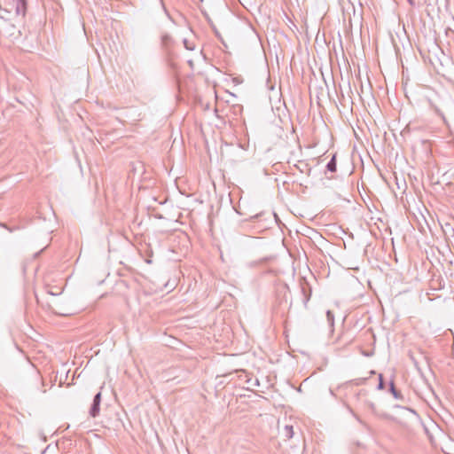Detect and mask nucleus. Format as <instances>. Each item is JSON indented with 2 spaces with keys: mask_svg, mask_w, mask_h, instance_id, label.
I'll return each mask as SVG.
<instances>
[{
  "mask_svg": "<svg viewBox=\"0 0 454 454\" xmlns=\"http://www.w3.org/2000/svg\"><path fill=\"white\" fill-rule=\"evenodd\" d=\"M428 105L431 110L439 116L444 126L450 130V124L445 116L443 110L449 113L454 112V99L449 94H439L437 100L428 99Z\"/></svg>",
  "mask_w": 454,
  "mask_h": 454,
  "instance_id": "nucleus-1",
  "label": "nucleus"
},
{
  "mask_svg": "<svg viewBox=\"0 0 454 454\" xmlns=\"http://www.w3.org/2000/svg\"><path fill=\"white\" fill-rule=\"evenodd\" d=\"M100 403H101V393L98 392L94 395L92 404L90 409V415L92 418H96L99 414L100 411Z\"/></svg>",
  "mask_w": 454,
  "mask_h": 454,
  "instance_id": "nucleus-2",
  "label": "nucleus"
},
{
  "mask_svg": "<svg viewBox=\"0 0 454 454\" xmlns=\"http://www.w3.org/2000/svg\"><path fill=\"white\" fill-rule=\"evenodd\" d=\"M12 5L15 9L16 15L25 16L27 11L26 0H12Z\"/></svg>",
  "mask_w": 454,
  "mask_h": 454,
  "instance_id": "nucleus-3",
  "label": "nucleus"
},
{
  "mask_svg": "<svg viewBox=\"0 0 454 454\" xmlns=\"http://www.w3.org/2000/svg\"><path fill=\"white\" fill-rule=\"evenodd\" d=\"M160 43H161V47L164 50L169 51L174 44V39L172 38V36L166 33L161 35Z\"/></svg>",
  "mask_w": 454,
  "mask_h": 454,
  "instance_id": "nucleus-4",
  "label": "nucleus"
},
{
  "mask_svg": "<svg viewBox=\"0 0 454 454\" xmlns=\"http://www.w3.org/2000/svg\"><path fill=\"white\" fill-rule=\"evenodd\" d=\"M326 168L330 172H336L337 170V163H336V156L333 155L332 159L329 160V162L326 165Z\"/></svg>",
  "mask_w": 454,
  "mask_h": 454,
  "instance_id": "nucleus-5",
  "label": "nucleus"
},
{
  "mask_svg": "<svg viewBox=\"0 0 454 454\" xmlns=\"http://www.w3.org/2000/svg\"><path fill=\"white\" fill-rule=\"evenodd\" d=\"M389 390L392 393L395 399H403L402 394L396 390L395 383L393 381H391L389 384Z\"/></svg>",
  "mask_w": 454,
  "mask_h": 454,
  "instance_id": "nucleus-6",
  "label": "nucleus"
},
{
  "mask_svg": "<svg viewBox=\"0 0 454 454\" xmlns=\"http://www.w3.org/2000/svg\"><path fill=\"white\" fill-rule=\"evenodd\" d=\"M184 46L188 51H194L196 49V44L193 41L184 38L183 40Z\"/></svg>",
  "mask_w": 454,
  "mask_h": 454,
  "instance_id": "nucleus-7",
  "label": "nucleus"
},
{
  "mask_svg": "<svg viewBox=\"0 0 454 454\" xmlns=\"http://www.w3.org/2000/svg\"><path fill=\"white\" fill-rule=\"evenodd\" d=\"M284 435L287 439H291L293 437V435H294V427H293V426H289V425L285 426V427H284Z\"/></svg>",
  "mask_w": 454,
  "mask_h": 454,
  "instance_id": "nucleus-8",
  "label": "nucleus"
},
{
  "mask_svg": "<svg viewBox=\"0 0 454 454\" xmlns=\"http://www.w3.org/2000/svg\"><path fill=\"white\" fill-rule=\"evenodd\" d=\"M326 317L329 325L333 326L334 322V316L330 310L326 311Z\"/></svg>",
  "mask_w": 454,
  "mask_h": 454,
  "instance_id": "nucleus-9",
  "label": "nucleus"
},
{
  "mask_svg": "<svg viewBox=\"0 0 454 454\" xmlns=\"http://www.w3.org/2000/svg\"><path fill=\"white\" fill-rule=\"evenodd\" d=\"M246 378H247V379L246 380V382H247V384H249V386H251V387L259 386V380H258L257 379H255V380H254V382H252V381H253V380H252L251 378H248V376H247V374H246Z\"/></svg>",
  "mask_w": 454,
  "mask_h": 454,
  "instance_id": "nucleus-10",
  "label": "nucleus"
},
{
  "mask_svg": "<svg viewBox=\"0 0 454 454\" xmlns=\"http://www.w3.org/2000/svg\"><path fill=\"white\" fill-rule=\"evenodd\" d=\"M443 231L445 233L454 234V229L450 223L445 224V228L443 229Z\"/></svg>",
  "mask_w": 454,
  "mask_h": 454,
  "instance_id": "nucleus-11",
  "label": "nucleus"
},
{
  "mask_svg": "<svg viewBox=\"0 0 454 454\" xmlns=\"http://www.w3.org/2000/svg\"><path fill=\"white\" fill-rule=\"evenodd\" d=\"M375 416H377L378 418H380V419H389L390 418V415H388L386 412H381L380 411H378V414H375Z\"/></svg>",
  "mask_w": 454,
  "mask_h": 454,
  "instance_id": "nucleus-12",
  "label": "nucleus"
},
{
  "mask_svg": "<svg viewBox=\"0 0 454 454\" xmlns=\"http://www.w3.org/2000/svg\"><path fill=\"white\" fill-rule=\"evenodd\" d=\"M379 380H379V384H378L377 388H378V389H380V390H381V389H383V388L385 387V386H384V382H383V379H382V375H381V374H380V376H379Z\"/></svg>",
  "mask_w": 454,
  "mask_h": 454,
  "instance_id": "nucleus-13",
  "label": "nucleus"
},
{
  "mask_svg": "<svg viewBox=\"0 0 454 454\" xmlns=\"http://www.w3.org/2000/svg\"><path fill=\"white\" fill-rule=\"evenodd\" d=\"M369 408L371 410V411L375 415V414H378V409L376 408V405L373 403H370L369 404Z\"/></svg>",
  "mask_w": 454,
  "mask_h": 454,
  "instance_id": "nucleus-14",
  "label": "nucleus"
},
{
  "mask_svg": "<svg viewBox=\"0 0 454 454\" xmlns=\"http://www.w3.org/2000/svg\"><path fill=\"white\" fill-rule=\"evenodd\" d=\"M187 63H188V65L190 66L191 68H193L194 64H193V61L192 59H189L187 61Z\"/></svg>",
  "mask_w": 454,
  "mask_h": 454,
  "instance_id": "nucleus-15",
  "label": "nucleus"
},
{
  "mask_svg": "<svg viewBox=\"0 0 454 454\" xmlns=\"http://www.w3.org/2000/svg\"><path fill=\"white\" fill-rule=\"evenodd\" d=\"M309 300V295H306L305 294V300H304V303L306 304L308 302V301Z\"/></svg>",
  "mask_w": 454,
  "mask_h": 454,
  "instance_id": "nucleus-16",
  "label": "nucleus"
},
{
  "mask_svg": "<svg viewBox=\"0 0 454 454\" xmlns=\"http://www.w3.org/2000/svg\"><path fill=\"white\" fill-rule=\"evenodd\" d=\"M164 12H166V14L168 15V19L172 20L170 15L168 14L167 9L164 7Z\"/></svg>",
  "mask_w": 454,
  "mask_h": 454,
  "instance_id": "nucleus-17",
  "label": "nucleus"
},
{
  "mask_svg": "<svg viewBox=\"0 0 454 454\" xmlns=\"http://www.w3.org/2000/svg\"><path fill=\"white\" fill-rule=\"evenodd\" d=\"M408 2L410 3L411 5H414V1L413 0H408Z\"/></svg>",
  "mask_w": 454,
  "mask_h": 454,
  "instance_id": "nucleus-18",
  "label": "nucleus"
},
{
  "mask_svg": "<svg viewBox=\"0 0 454 454\" xmlns=\"http://www.w3.org/2000/svg\"><path fill=\"white\" fill-rule=\"evenodd\" d=\"M301 291L305 294V288L304 287L301 288Z\"/></svg>",
  "mask_w": 454,
  "mask_h": 454,
  "instance_id": "nucleus-19",
  "label": "nucleus"
}]
</instances>
